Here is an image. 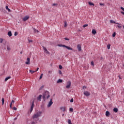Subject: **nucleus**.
<instances>
[{
	"mask_svg": "<svg viewBox=\"0 0 124 124\" xmlns=\"http://www.w3.org/2000/svg\"><path fill=\"white\" fill-rule=\"evenodd\" d=\"M41 114H42V112L41 111H39L34 114V115L32 116L33 120L34 121H35V119H38V118H39V117H41Z\"/></svg>",
	"mask_w": 124,
	"mask_h": 124,
	"instance_id": "obj_1",
	"label": "nucleus"
},
{
	"mask_svg": "<svg viewBox=\"0 0 124 124\" xmlns=\"http://www.w3.org/2000/svg\"><path fill=\"white\" fill-rule=\"evenodd\" d=\"M49 98L50 97V95L49 94V92L46 91L45 93H44L43 94V99H45V98Z\"/></svg>",
	"mask_w": 124,
	"mask_h": 124,
	"instance_id": "obj_2",
	"label": "nucleus"
},
{
	"mask_svg": "<svg viewBox=\"0 0 124 124\" xmlns=\"http://www.w3.org/2000/svg\"><path fill=\"white\" fill-rule=\"evenodd\" d=\"M57 46H58L59 47H63L64 48H66V49H67L68 50H71L72 51V50H73V48L64 45L58 44Z\"/></svg>",
	"mask_w": 124,
	"mask_h": 124,
	"instance_id": "obj_3",
	"label": "nucleus"
},
{
	"mask_svg": "<svg viewBox=\"0 0 124 124\" xmlns=\"http://www.w3.org/2000/svg\"><path fill=\"white\" fill-rule=\"evenodd\" d=\"M71 87V81H68L67 82V85L66 86V89H69Z\"/></svg>",
	"mask_w": 124,
	"mask_h": 124,
	"instance_id": "obj_4",
	"label": "nucleus"
},
{
	"mask_svg": "<svg viewBox=\"0 0 124 124\" xmlns=\"http://www.w3.org/2000/svg\"><path fill=\"white\" fill-rule=\"evenodd\" d=\"M77 49L78 52H81V51H82V46H81V45L78 44L77 45Z\"/></svg>",
	"mask_w": 124,
	"mask_h": 124,
	"instance_id": "obj_5",
	"label": "nucleus"
},
{
	"mask_svg": "<svg viewBox=\"0 0 124 124\" xmlns=\"http://www.w3.org/2000/svg\"><path fill=\"white\" fill-rule=\"evenodd\" d=\"M29 18H30L29 16H26L22 18V20L23 21H24V22H26V21L29 20Z\"/></svg>",
	"mask_w": 124,
	"mask_h": 124,
	"instance_id": "obj_6",
	"label": "nucleus"
},
{
	"mask_svg": "<svg viewBox=\"0 0 124 124\" xmlns=\"http://www.w3.org/2000/svg\"><path fill=\"white\" fill-rule=\"evenodd\" d=\"M33 107H34V101H32V103L31 107V112H32V110H33Z\"/></svg>",
	"mask_w": 124,
	"mask_h": 124,
	"instance_id": "obj_7",
	"label": "nucleus"
},
{
	"mask_svg": "<svg viewBox=\"0 0 124 124\" xmlns=\"http://www.w3.org/2000/svg\"><path fill=\"white\" fill-rule=\"evenodd\" d=\"M52 104H53V102H52V99H50V101L49 102L48 104H47V107L49 108V107H51L52 106Z\"/></svg>",
	"mask_w": 124,
	"mask_h": 124,
	"instance_id": "obj_8",
	"label": "nucleus"
},
{
	"mask_svg": "<svg viewBox=\"0 0 124 124\" xmlns=\"http://www.w3.org/2000/svg\"><path fill=\"white\" fill-rule=\"evenodd\" d=\"M27 62H25L26 64H31V59L30 58H27Z\"/></svg>",
	"mask_w": 124,
	"mask_h": 124,
	"instance_id": "obj_9",
	"label": "nucleus"
},
{
	"mask_svg": "<svg viewBox=\"0 0 124 124\" xmlns=\"http://www.w3.org/2000/svg\"><path fill=\"white\" fill-rule=\"evenodd\" d=\"M84 95H85L86 96H90V95L91 94L90 93H89V92H88V91H85V92H84Z\"/></svg>",
	"mask_w": 124,
	"mask_h": 124,
	"instance_id": "obj_10",
	"label": "nucleus"
},
{
	"mask_svg": "<svg viewBox=\"0 0 124 124\" xmlns=\"http://www.w3.org/2000/svg\"><path fill=\"white\" fill-rule=\"evenodd\" d=\"M109 22H110V23L111 24H117V25H122V24H120V23H116V22H115V21L112 20H110L109 21Z\"/></svg>",
	"mask_w": 124,
	"mask_h": 124,
	"instance_id": "obj_11",
	"label": "nucleus"
},
{
	"mask_svg": "<svg viewBox=\"0 0 124 124\" xmlns=\"http://www.w3.org/2000/svg\"><path fill=\"white\" fill-rule=\"evenodd\" d=\"M43 50H44V52H45L46 54H49V51L47 50V48H46L45 46H43Z\"/></svg>",
	"mask_w": 124,
	"mask_h": 124,
	"instance_id": "obj_12",
	"label": "nucleus"
},
{
	"mask_svg": "<svg viewBox=\"0 0 124 124\" xmlns=\"http://www.w3.org/2000/svg\"><path fill=\"white\" fill-rule=\"evenodd\" d=\"M8 36H9V37H11V36H12V32H11V31H9L8 32Z\"/></svg>",
	"mask_w": 124,
	"mask_h": 124,
	"instance_id": "obj_13",
	"label": "nucleus"
},
{
	"mask_svg": "<svg viewBox=\"0 0 124 124\" xmlns=\"http://www.w3.org/2000/svg\"><path fill=\"white\" fill-rule=\"evenodd\" d=\"M41 97H42V95H39V96L37 97V100L40 101V100H41Z\"/></svg>",
	"mask_w": 124,
	"mask_h": 124,
	"instance_id": "obj_14",
	"label": "nucleus"
},
{
	"mask_svg": "<svg viewBox=\"0 0 124 124\" xmlns=\"http://www.w3.org/2000/svg\"><path fill=\"white\" fill-rule=\"evenodd\" d=\"M106 117H109V116H110V112L108 111H107L106 112Z\"/></svg>",
	"mask_w": 124,
	"mask_h": 124,
	"instance_id": "obj_15",
	"label": "nucleus"
},
{
	"mask_svg": "<svg viewBox=\"0 0 124 124\" xmlns=\"http://www.w3.org/2000/svg\"><path fill=\"white\" fill-rule=\"evenodd\" d=\"M60 110H61L63 112H64V111H65V107H61Z\"/></svg>",
	"mask_w": 124,
	"mask_h": 124,
	"instance_id": "obj_16",
	"label": "nucleus"
},
{
	"mask_svg": "<svg viewBox=\"0 0 124 124\" xmlns=\"http://www.w3.org/2000/svg\"><path fill=\"white\" fill-rule=\"evenodd\" d=\"M30 73H31V74H33V73H35L36 72V71H32L31 70H30Z\"/></svg>",
	"mask_w": 124,
	"mask_h": 124,
	"instance_id": "obj_17",
	"label": "nucleus"
},
{
	"mask_svg": "<svg viewBox=\"0 0 124 124\" xmlns=\"http://www.w3.org/2000/svg\"><path fill=\"white\" fill-rule=\"evenodd\" d=\"M92 33H93V34H96V31H95V30H94V29H93V30H92Z\"/></svg>",
	"mask_w": 124,
	"mask_h": 124,
	"instance_id": "obj_18",
	"label": "nucleus"
},
{
	"mask_svg": "<svg viewBox=\"0 0 124 124\" xmlns=\"http://www.w3.org/2000/svg\"><path fill=\"white\" fill-rule=\"evenodd\" d=\"M10 78H11V77H8L6 78L5 79V82H6V81H8V80H9V79H10Z\"/></svg>",
	"mask_w": 124,
	"mask_h": 124,
	"instance_id": "obj_19",
	"label": "nucleus"
},
{
	"mask_svg": "<svg viewBox=\"0 0 124 124\" xmlns=\"http://www.w3.org/2000/svg\"><path fill=\"white\" fill-rule=\"evenodd\" d=\"M14 102H15V101H14V100H12L10 104V108H12V103H14Z\"/></svg>",
	"mask_w": 124,
	"mask_h": 124,
	"instance_id": "obj_20",
	"label": "nucleus"
},
{
	"mask_svg": "<svg viewBox=\"0 0 124 124\" xmlns=\"http://www.w3.org/2000/svg\"><path fill=\"white\" fill-rule=\"evenodd\" d=\"M6 10H8L9 12H10L11 11V10H10V9H9L8 6H6Z\"/></svg>",
	"mask_w": 124,
	"mask_h": 124,
	"instance_id": "obj_21",
	"label": "nucleus"
},
{
	"mask_svg": "<svg viewBox=\"0 0 124 124\" xmlns=\"http://www.w3.org/2000/svg\"><path fill=\"white\" fill-rule=\"evenodd\" d=\"M113 111L115 112V113H117V112L118 111V108H113Z\"/></svg>",
	"mask_w": 124,
	"mask_h": 124,
	"instance_id": "obj_22",
	"label": "nucleus"
},
{
	"mask_svg": "<svg viewBox=\"0 0 124 124\" xmlns=\"http://www.w3.org/2000/svg\"><path fill=\"white\" fill-rule=\"evenodd\" d=\"M64 28H66V27H67V22H66V21H64Z\"/></svg>",
	"mask_w": 124,
	"mask_h": 124,
	"instance_id": "obj_23",
	"label": "nucleus"
},
{
	"mask_svg": "<svg viewBox=\"0 0 124 124\" xmlns=\"http://www.w3.org/2000/svg\"><path fill=\"white\" fill-rule=\"evenodd\" d=\"M57 83H62V80L59 79L58 81H57Z\"/></svg>",
	"mask_w": 124,
	"mask_h": 124,
	"instance_id": "obj_24",
	"label": "nucleus"
},
{
	"mask_svg": "<svg viewBox=\"0 0 124 124\" xmlns=\"http://www.w3.org/2000/svg\"><path fill=\"white\" fill-rule=\"evenodd\" d=\"M1 100H2V105H3V104H4V98H2Z\"/></svg>",
	"mask_w": 124,
	"mask_h": 124,
	"instance_id": "obj_25",
	"label": "nucleus"
},
{
	"mask_svg": "<svg viewBox=\"0 0 124 124\" xmlns=\"http://www.w3.org/2000/svg\"><path fill=\"white\" fill-rule=\"evenodd\" d=\"M110 47H111V45H110V44H108L107 46V48H108V50H109L110 49Z\"/></svg>",
	"mask_w": 124,
	"mask_h": 124,
	"instance_id": "obj_26",
	"label": "nucleus"
},
{
	"mask_svg": "<svg viewBox=\"0 0 124 124\" xmlns=\"http://www.w3.org/2000/svg\"><path fill=\"white\" fill-rule=\"evenodd\" d=\"M42 77H43V74H42L41 76H40L39 79L41 80L42 79Z\"/></svg>",
	"mask_w": 124,
	"mask_h": 124,
	"instance_id": "obj_27",
	"label": "nucleus"
},
{
	"mask_svg": "<svg viewBox=\"0 0 124 124\" xmlns=\"http://www.w3.org/2000/svg\"><path fill=\"white\" fill-rule=\"evenodd\" d=\"M89 5H94V4H93V3L91 2H89Z\"/></svg>",
	"mask_w": 124,
	"mask_h": 124,
	"instance_id": "obj_28",
	"label": "nucleus"
},
{
	"mask_svg": "<svg viewBox=\"0 0 124 124\" xmlns=\"http://www.w3.org/2000/svg\"><path fill=\"white\" fill-rule=\"evenodd\" d=\"M68 124H72V123H71V120L69 119L68 121Z\"/></svg>",
	"mask_w": 124,
	"mask_h": 124,
	"instance_id": "obj_29",
	"label": "nucleus"
},
{
	"mask_svg": "<svg viewBox=\"0 0 124 124\" xmlns=\"http://www.w3.org/2000/svg\"><path fill=\"white\" fill-rule=\"evenodd\" d=\"M52 6H58V3H53Z\"/></svg>",
	"mask_w": 124,
	"mask_h": 124,
	"instance_id": "obj_30",
	"label": "nucleus"
},
{
	"mask_svg": "<svg viewBox=\"0 0 124 124\" xmlns=\"http://www.w3.org/2000/svg\"><path fill=\"white\" fill-rule=\"evenodd\" d=\"M112 36L113 37H115V36H116V32H113V33L112 34Z\"/></svg>",
	"mask_w": 124,
	"mask_h": 124,
	"instance_id": "obj_31",
	"label": "nucleus"
},
{
	"mask_svg": "<svg viewBox=\"0 0 124 124\" xmlns=\"http://www.w3.org/2000/svg\"><path fill=\"white\" fill-rule=\"evenodd\" d=\"M89 26L88 24H85L83 25V28H86V27H88Z\"/></svg>",
	"mask_w": 124,
	"mask_h": 124,
	"instance_id": "obj_32",
	"label": "nucleus"
},
{
	"mask_svg": "<svg viewBox=\"0 0 124 124\" xmlns=\"http://www.w3.org/2000/svg\"><path fill=\"white\" fill-rule=\"evenodd\" d=\"M3 41V39L2 38H0V43H2V42Z\"/></svg>",
	"mask_w": 124,
	"mask_h": 124,
	"instance_id": "obj_33",
	"label": "nucleus"
},
{
	"mask_svg": "<svg viewBox=\"0 0 124 124\" xmlns=\"http://www.w3.org/2000/svg\"><path fill=\"white\" fill-rule=\"evenodd\" d=\"M37 124V122H32L31 123V124Z\"/></svg>",
	"mask_w": 124,
	"mask_h": 124,
	"instance_id": "obj_34",
	"label": "nucleus"
},
{
	"mask_svg": "<svg viewBox=\"0 0 124 124\" xmlns=\"http://www.w3.org/2000/svg\"><path fill=\"white\" fill-rule=\"evenodd\" d=\"M59 66L60 69H62V66L61 65H60Z\"/></svg>",
	"mask_w": 124,
	"mask_h": 124,
	"instance_id": "obj_35",
	"label": "nucleus"
},
{
	"mask_svg": "<svg viewBox=\"0 0 124 124\" xmlns=\"http://www.w3.org/2000/svg\"><path fill=\"white\" fill-rule=\"evenodd\" d=\"M14 35H15V36H16V35H18V32H15Z\"/></svg>",
	"mask_w": 124,
	"mask_h": 124,
	"instance_id": "obj_36",
	"label": "nucleus"
},
{
	"mask_svg": "<svg viewBox=\"0 0 124 124\" xmlns=\"http://www.w3.org/2000/svg\"><path fill=\"white\" fill-rule=\"evenodd\" d=\"M91 65H93V66L94 65V63L93 61L91 62Z\"/></svg>",
	"mask_w": 124,
	"mask_h": 124,
	"instance_id": "obj_37",
	"label": "nucleus"
},
{
	"mask_svg": "<svg viewBox=\"0 0 124 124\" xmlns=\"http://www.w3.org/2000/svg\"><path fill=\"white\" fill-rule=\"evenodd\" d=\"M69 111H70L71 112H72L73 111V108H70Z\"/></svg>",
	"mask_w": 124,
	"mask_h": 124,
	"instance_id": "obj_38",
	"label": "nucleus"
},
{
	"mask_svg": "<svg viewBox=\"0 0 124 124\" xmlns=\"http://www.w3.org/2000/svg\"><path fill=\"white\" fill-rule=\"evenodd\" d=\"M34 32H39L38 30H36V29H34Z\"/></svg>",
	"mask_w": 124,
	"mask_h": 124,
	"instance_id": "obj_39",
	"label": "nucleus"
},
{
	"mask_svg": "<svg viewBox=\"0 0 124 124\" xmlns=\"http://www.w3.org/2000/svg\"><path fill=\"white\" fill-rule=\"evenodd\" d=\"M117 28H119V29H121L122 26H121V25H118V26H117Z\"/></svg>",
	"mask_w": 124,
	"mask_h": 124,
	"instance_id": "obj_40",
	"label": "nucleus"
},
{
	"mask_svg": "<svg viewBox=\"0 0 124 124\" xmlns=\"http://www.w3.org/2000/svg\"><path fill=\"white\" fill-rule=\"evenodd\" d=\"M13 109H14V110H15V111H16V110H17V108L14 107L13 108Z\"/></svg>",
	"mask_w": 124,
	"mask_h": 124,
	"instance_id": "obj_41",
	"label": "nucleus"
},
{
	"mask_svg": "<svg viewBox=\"0 0 124 124\" xmlns=\"http://www.w3.org/2000/svg\"><path fill=\"white\" fill-rule=\"evenodd\" d=\"M59 74H62V71H61V70L59 71Z\"/></svg>",
	"mask_w": 124,
	"mask_h": 124,
	"instance_id": "obj_42",
	"label": "nucleus"
},
{
	"mask_svg": "<svg viewBox=\"0 0 124 124\" xmlns=\"http://www.w3.org/2000/svg\"><path fill=\"white\" fill-rule=\"evenodd\" d=\"M100 5L101 6H104V3H100Z\"/></svg>",
	"mask_w": 124,
	"mask_h": 124,
	"instance_id": "obj_43",
	"label": "nucleus"
},
{
	"mask_svg": "<svg viewBox=\"0 0 124 124\" xmlns=\"http://www.w3.org/2000/svg\"><path fill=\"white\" fill-rule=\"evenodd\" d=\"M83 90H85V89H87V87L86 86H83L82 88Z\"/></svg>",
	"mask_w": 124,
	"mask_h": 124,
	"instance_id": "obj_44",
	"label": "nucleus"
},
{
	"mask_svg": "<svg viewBox=\"0 0 124 124\" xmlns=\"http://www.w3.org/2000/svg\"><path fill=\"white\" fill-rule=\"evenodd\" d=\"M73 101H74L73 98H72L70 100V102H73Z\"/></svg>",
	"mask_w": 124,
	"mask_h": 124,
	"instance_id": "obj_45",
	"label": "nucleus"
},
{
	"mask_svg": "<svg viewBox=\"0 0 124 124\" xmlns=\"http://www.w3.org/2000/svg\"><path fill=\"white\" fill-rule=\"evenodd\" d=\"M28 41L29 43L32 42V40H29Z\"/></svg>",
	"mask_w": 124,
	"mask_h": 124,
	"instance_id": "obj_46",
	"label": "nucleus"
},
{
	"mask_svg": "<svg viewBox=\"0 0 124 124\" xmlns=\"http://www.w3.org/2000/svg\"><path fill=\"white\" fill-rule=\"evenodd\" d=\"M7 50H10V47L7 46Z\"/></svg>",
	"mask_w": 124,
	"mask_h": 124,
	"instance_id": "obj_47",
	"label": "nucleus"
},
{
	"mask_svg": "<svg viewBox=\"0 0 124 124\" xmlns=\"http://www.w3.org/2000/svg\"><path fill=\"white\" fill-rule=\"evenodd\" d=\"M64 39H65V40H69V39H68L67 38H65Z\"/></svg>",
	"mask_w": 124,
	"mask_h": 124,
	"instance_id": "obj_48",
	"label": "nucleus"
},
{
	"mask_svg": "<svg viewBox=\"0 0 124 124\" xmlns=\"http://www.w3.org/2000/svg\"><path fill=\"white\" fill-rule=\"evenodd\" d=\"M39 68L38 67V68H37V70H35V71H36V72H37V71H38V70H39Z\"/></svg>",
	"mask_w": 124,
	"mask_h": 124,
	"instance_id": "obj_49",
	"label": "nucleus"
},
{
	"mask_svg": "<svg viewBox=\"0 0 124 124\" xmlns=\"http://www.w3.org/2000/svg\"><path fill=\"white\" fill-rule=\"evenodd\" d=\"M17 119H18L17 117H16L15 119H14V120H15V121H16V120H17Z\"/></svg>",
	"mask_w": 124,
	"mask_h": 124,
	"instance_id": "obj_50",
	"label": "nucleus"
},
{
	"mask_svg": "<svg viewBox=\"0 0 124 124\" xmlns=\"http://www.w3.org/2000/svg\"><path fill=\"white\" fill-rule=\"evenodd\" d=\"M19 116H20V113H18V114H17V117Z\"/></svg>",
	"mask_w": 124,
	"mask_h": 124,
	"instance_id": "obj_51",
	"label": "nucleus"
},
{
	"mask_svg": "<svg viewBox=\"0 0 124 124\" xmlns=\"http://www.w3.org/2000/svg\"><path fill=\"white\" fill-rule=\"evenodd\" d=\"M119 79H122V78H121L120 76H119Z\"/></svg>",
	"mask_w": 124,
	"mask_h": 124,
	"instance_id": "obj_52",
	"label": "nucleus"
},
{
	"mask_svg": "<svg viewBox=\"0 0 124 124\" xmlns=\"http://www.w3.org/2000/svg\"><path fill=\"white\" fill-rule=\"evenodd\" d=\"M62 117H63V116H64V114H63L62 115Z\"/></svg>",
	"mask_w": 124,
	"mask_h": 124,
	"instance_id": "obj_53",
	"label": "nucleus"
},
{
	"mask_svg": "<svg viewBox=\"0 0 124 124\" xmlns=\"http://www.w3.org/2000/svg\"><path fill=\"white\" fill-rule=\"evenodd\" d=\"M38 120H39V118H38L37 120V121H38Z\"/></svg>",
	"mask_w": 124,
	"mask_h": 124,
	"instance_id": "obj_54",
	"label": "nucleus"
},
{
	"mask_svg": "<svg viewBox=\"0 0 124 124\" xmlns=\"http://www.w3.org/2000/svg\"><path fill=\"white\" fill-rule=\"evenodd\" d=\"M50 71H48V73H50Z\"/></svg>",
	"mask_w": 124,
	"mask_h": 124,
	"instance_id": "obj_55",
	"label": "nucleus"
},
{
	"mask_svg": "<svg viewBox=\"0 0 124 124\" xmlns=\"http://www.w3.org/2000/svg\"><path fill=\"white\" fill-rule=\"evenodd\" d=\"M79 31H81V30H79Z\"/></svg>",
	"mask_w": 124,
	"mask_h": 124,
	"instance_id": "obj_56",
	"label": "nucleus"
},
{
	"mask_svg": "<svg viewBox=\"0 0 124 124\" xmlns=\"http://www.w3.org/2000/svg\"><path fill=\"white\" fill-rule=\"evenodd\" d=\"M20 54H22V52H20Z\"/></svg>",
	"mask_w": 124,
	"mask_h": 124,
	"instance_id": "obj_57",
	"label": "nucleus"
}]
</instances>
